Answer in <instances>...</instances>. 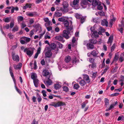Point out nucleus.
<instances>
[{
    "label": "nucleus",
    "instance_id": "obj_1",
    "mask_svg": "<svg viewBox=\"0 0 124 124\" xmlns=\"http://www.w3.org/2000/svg\"><path fill=\"white\" fill-rule=\"evenodd\" d=\"M67 31L66 30H63L62 32L63 36L66 39H68L70 37L69 34L70 33V31H71L73 29L72 26H70L69 28H68L67 29Z\"/></svg>",
    "mask_w": 124,
    "mask_h": 124
},
{
    "label": "nucleus",
    "instance_id": "obj_2",
    "mask_svg": "<svg viewBox=\"0 0 124 124\" xmlns=\"http://www.w3.org/2000/svg\"><path fill=\"white\" fill-rule=\"evenodd\" d=\"M34 50L33 48H26L24 49V52H26L27 54L29 56H31L33 54Z\"/></svg>",
    "mask_w": 124,
    "mask_h": 124
},
{
    "label": "nucleus",
    "instance_id": "obj_3",
    "mask_svg": "<svg viewBox=\"0 0 124 124\" xmlns=\"http://www.w3.org/2000/svg\"><path fill=\"white\" fill-rule=\"evenodd\" d=\"M62 12V9H61V8H58L57 10L55 12L54 16L57 17H59L61 16Z\"/></svg>",
    "mask_w": 124,
    "mask_h": 124
},
{
    "label": "nucleus",
    "instance_id": "obj_4",
    "mask_svg": "<svg viewBox=\"0 0 124 124\" xmlns=\"http://www.w3.org/2000/svg\"><path fill=\"white\" fill-rule=\"evenodd\" d=\"M121 24L119 25V27L118 28V30L122 34L123 33V29L124 28V21L123 20L121 21Z\"/></svg>",
    "mask_w": 124,
    "mask_h": 124
},
{
    "label": "nucleus",
    "instance_id": "obj_5",
    "mask_svg": "<svg viewBox=\"0 0 124 124\" xmlns=\"http://www.w3.org/2000/svg\"><path fill=\"white\" fill-rule=\"evenodd\" d=\"M12 58L13 60L17 62H18L19 61V57L18 55H16L15 53L14 52L12 53Z\"/></svg>",
    "mask_w": 124,
    "mask_h": 124
},
{
    "label": "nucleus",
    "instance_id": "obj_6",
    "mask_svg": "<svg viewBox=\"0 0 124 124\" xmlns=\"http://www.w3.org/2000/svg\"><path fill=\"white\" fill-rule=\"evenodd\" d=\"M101 2L99 0L97 1L96 0H93L91 4V6L92 5L94 7L97 6V7H99L101 5Z\"/></svg>",
    "mask_w": 124,
    "mask_h": 124
},
{
    "label": "nucleus",
    "instance_id": "obj_7",
    "mask_svg": "<svg viewBox=\"0 0 124 124\" xmlns=\"http://www.w3.org/2000/svg\"><path fill=\"white\" fill-rule=\"evenodd\" d=\"M78 81H79V84L81 86H83L86 84V82L83 80L82 79L81 77H79L78 79Z\"/></svg>",
    "mask_w": 124,
    "mask_h": 124
},
{
    "label": "nucleus",
    "instance_id": "obj_8",
    "mask_svg": "<svg viewBox=\"0 0 124 124\" xmlns=\"http://www.w3.org/2000/svg\"><path fill=\"white\" fill-rule=\"evenodd\" d=\"M63 36L61 35H59L56 36L55 38L56 39L58 40L59 41H61L63 43L64 42L65 40L63 39Z\"/></svg>",
    "mask_w": 124,
    "mask_h": 124
},
{
    "label": "nucleus",
    "instance_id": "obj_9",
    "mask_svg": "<svg viewBox=\"0 0 124 124\" xmlns=\"http://www.w3.org/2000/svg\"><path fill=\"white\" fill-rule=\"evenodd\" d=\"M50 48L52 50L55 49V50L57 52L59 50V49L58 47H56V45L54 43H51L49 45Z\"/></svg>",
    "mask_w": 124,
    "mask_h": 124
},
{
    "label": "nucleus",
    "instance_id": "obj_10",
    "mask_svg": "<svg viewBox=\"0 0 124 124\" xmlns=\"http://www.w3.org/2000/svg\"><path fill=\"white\" fill-rule=\"evenodd\" d=\"M9 70L11 76L13 79L14 83L16 84V79L12 72V67H9Z\"/></svg>",
    "mask_w": 124,
    "mask_h": 124
},
{
    "label": "nucleus",
    "instance_id": "obj_11",
    "mask_svg": "<svg viewBox=\"0 0 124 124\" xmlns=\"http://www.w3.org/2000/svg\"><path fill=\"white\" fill-rule=\"evenodd\" d=\"M63 24L65 26L67 27V29L68 28H69L70 26L72 24V22L70 21L69 23L68 21L66 20L64 22Z\"/></svg>",
    "mask_w": 124,
    "mask_h": 124
},
{
    "label": "nucleus",
    "instance_id": "obj_12",
    "mask_svg": "<svg viewBox=\"0 0 124 124\" xmlns=\"http://www.w3.org/2000/svg\"><path fill=\"white\" fill-rule=\"evenodd\" d=\"M44 20L46 23H45V25L46 26H48L50 25L51 22L50 21L48 18H45L44 19Z\"/></svg>",
    "mask_w": 124,
    "mask_h": 124
},
{
    "label": "nucleus",
    "instance_id": "obj_13",
    "mask_svg": "<svg viewBox=\"0 0 124 124\" xmlns=\"http://www.w3.org/2000/svg\"><path fill=\"white\" fill-rule=\"evenodd\" d=\"M85 81H86V82L87 83H89L90 82V80L89 76L87 75H85L84 76L83 79Z\"/></svg>",
    "mask_w": 124,
    "mask_h": 124
},
{
    "label": "nucleus",
    "instance_id": "obj_14",
    "mask_svg": "<svg viewBox=\"0 0 124 124\" xmlns=\"http://www.w3.org/2000/svg\"><path fill=\"white\" fill-rule=\"evenodd\" d=\"M52 55V53L50 50H48L45 53V57H46L49 58L51 57Z\"/></svg>",
    "mask_w": 124,
    "mask_h": 124
},
{
    "label": "nucleus",
    "instance_id": "obj_15",
    "mask_svg": "<svg viewBox=\"0 0 124 124\" xmlns=\"http://www.w3.org/2000/svg\"><path fill=\"white\" fill-rule=\"evenodd\" d=\"M101 24L102 26H106L107 27L108 26V22L106 20L104 19L102 20Z\"/></svg>",
    "mask_w": 124,
    "mask_h": 124
},
{
    "label": "nucleus",
    "instance_id": "obj_16",
    "mask_svg": "<svg viewBox=\"0 0 124 124\" xmlns=\"http://www.w3.org/2000/svg\"><path fill=\"white\" fill-rule=\"evenodd\" d=\"M57 107L65 105L66 104L64 102L59 101L57 102Z\"/></svg>",
    "mask_w": 124,
    "mask_h": 124
},
{
    "label": "nucleus",
    "instance_id": "obj_17",
    "mask_svg": "<svg viewBox=\"0 0 124 124\" xmlns=\"http://www.w3.org/2000/svg\"><path fill=\"white\" fill-rule=\"evenodd\" d=\"M82 3L83 5H86V7H87V6L88 7H90L91 6V4L89 3L88 2L87 0H83L82 1Z\"/></svg>",
    "mask_w": 124,
    "mask_h": 124
},
{
    "label": "nucleus",
    "instance_id": "obj_18",
    "mask_svg": "<svg viewBox=\"0 0 124 124\" xmlns=\"http://www.w3.org/2000/svg\"><path fill=\"white\" fill-rule=\"evenodd\" d=\"M91 54L93 56H96L98 54V52L96 49L93 50L92 51Z\"/></svg>",
    "mask_w": 124,
    "mask_h": 124
},
{
    "label": "nucleus",
    "instance_id": "obj_19",
    "mask_svg": "<svg viewBox=\"0 0 124 124\" xmlns=\"http://www.w3.org/2000/svg\"><path fill=\"white\" fill-rule=\"evenodd\" d=\"M42 74L43 76L46 77L49 75V72L47 70H45L43 71Z\"/></svg>",
    "mask_w": 124,
    "mask_h": 124
},
{
    "label": "nucleus",
    "instance_id": "obj_20",
    "mask_svg": "<svg viewBox=\"0 0 124 124\" xmlns=\"http://www.w3.org/2000/svg\"><path fill=\"white\" fill-rule=\"evenodd\" d=\"M113 37L112 36H110L109 38L108 41L107 42L108 44H110V45L111 46V43L113 41Z\"/></svg>",
    "mask_w": 124,
    "mask_h": 124
},
{
    "label": "nucleus",
    "instance_id": "obj_21",
    "mask_svg": "<svg viewBox=\"0 0 124 124\" xmlns=\"http://www.w3.org/2000/svg\"><path fill=\"white\" fill-rule=\"evenodd\" d=\"M22 66V63H19L17 65H14V67L15 69H19Z\"/></svg>",
    "mask_w": 124,
    "mask_h": 124
},
{
    "label": "nucleus",
    "instance_id": "obj_22",
    "mask_svg": "<svg viewBox=\"0 0 124 124\" xmlns=\"http://www.w3.org/2000/svg\"><path fill=\"white\" fill-rule=\"evenodd\" d=\"M71 58L70 56H66L65 59V61L67 63L69 62L71 60Z\"/></svg>",
    "mask_w": 124,
    "mask_h": 124
},
{
    "label": "nucleus",
    "instance_id": "obj_23",
    "mask_svg": "<svg viewBox=\"0 0 124 124\" xmlns=\"http://www.w3.org/2000/svg\"><path fill=\"white\" fill-rule=\"evenodd\" d=\"M62 5L63 6V8H67L69 6L68 2L66 1H63Z\"/></svg>",
    "mask_w": 124,
    "mask_h": 124
},
{
    "label": "nucleus",
    "instance_id": "obj_24",
    "mask_svg": "<svg viewBox=\"0 0 124 124\" xmlns=\"http://www.w3.org/2000/svg\"><path fill=\"white\" fill-rule=\"evenodd\" d=\"M109 100L107 98H105L104 99V103L106 107H107L109 104Z\"/></svg>",
    "mask_w": 124,
    "mask_h": 124
},
{
    "label": "nucleus",
    "instance_id": "obj_25",
    "mask_svg": "<svg viewBox=\"0 0 124 124\" xmlns=\"http://www.w3.org/2000/svg\"><path fill=\"white\" fill-rule=\"evenodd\" d=\"M21 39L25 40L27 42H29L31 40L30 38L25 37H22Z\"/></svg>",
    "mask_w": 124,
    "mask_h": 124
},
{
    "label": "nucleus",
    "instance_id": "obj_26",
    "mask_svg": "<svg viewBox=\"0 0 124 124\" xmlns=\"http://www.w3.org/2000/svg\"><path fill=\"white\" fill-rule=\"evenodd\" d=\"M61 87V85L58 84H56L54 85V88L56 90H57Z\"/></svg>",
    "mask_w": 124,
    "mask_h": 124
},
{
    "label": "nucleus",
    "instance_id": "obj_27",
    "mask_svg": "<svg viewBox=\"0 0 124 124\" xmlns=\"http://www.w3.org/2000/svg\"><path fill=\"white\" fill-rule=\"evenodd\" d=\"M39 80L36 79L33 80V82L35 86L36 87H37L38 86Z\"/></svg>",
    "mask_w": 124,
    "mask_h": 124
},
{
    "label": "nucleus",
    "instance_id": "obj_28",
    "mask_svg": "<svg viewBox=\"0 0 124 124\" xmlns=\"http://www.w3.org/2000/svg\"><path fill=\"white\" fill-rule=\"evenodd\" d=\"M46 83L45 84H46L47 85H50L52 83V81L49 79V78H48V80L47 81H46Z\"/></svg>",
    "mask_w": 124,
    "mask_h": 124
},
{
    "label": "nucleus",
    "instance_id": "obj_29",
    "mask_svg": "<svg viewBox=\"0 0 124 124\" xmlns=\"http://www.w3.org/2000/svg\"><path fill=\"white\" fill-rule=\"evenodd\" d=\"M117 101H116L114 104H111L109 107L110 109L111 110V109L113 108L114 106H115L116 105H117Z\"/></svg>",
    "mask_w": 124,
    "mask_h": 124
},
{
    "label": "nucleus",
    "instance_id": "obj_30",
    "mask_svg": "<svg viewBox=\"0 0 124 124\" xmlns=\"http://www.w3.org/2000/svg\"><path fill=\"white\" fill-rule=\"evenodd\" d=\"M90 68L92 69H94L96 67V63H93L92 64H90L89 65Z\"/></svg>",
    "mask_w": 124,
    "mask_h": 124
},
{
    "label": "nucleus",
    "instance_id": "obj_31",
    "mask_svg": "<svg viewBox=\"0 0 124 124\" xmlns=\"http://www.w3.org/2000/svg\"><path fill=\"white\" fill-rule=\"evenodd\" d=\"M11 19V18H10L7 17L4 19H3V20L5 22L8 23L10 21Z\"/></svg>",
    "mask_w": 124,
    "mask_h": 124
},
{
    "label": "nucleus",
    "instance_id": "obj_32",
    "mask_svg": "<svg viewBox=\"0 0 124 124\" xmlns=\"http://www.w3.org/2000/svg\"><path fill=\"white\" fill-rule=\"evenodd\" d=\"M124 60V55L123 54H121L120 58L119 59V60L121 62H122Z\"/></svg>",
    "mask_w": 124,
    "mask_h": 124
},
{
    "label": "nucleus",
    "instance_id": "obj_33",
    "mask_svg": "<svg viewBox=\"0 0 124 124\" xmlns=\"http://www.w3.org/2000/svg\"><path fill=\"white\" fill-rule=\"evenodd\" d=\"M18 28L17 26H15L12 29V31L13 32H15L18 31Z\"/></svg>",
    "mask_w": 124,
    "mask_h": 124
},
{
    "label": "nucleus",
    "instance_id": "obj_34",
    "mask_svg": "<svg viewBox=\"0 0 124 124\" xmlns=\"http://www.w3.org/2000/svg\"><path fill=\"white\" fill-rule=\"evenodd\" d=\"M90 41L91 43L94 44H96L97 43V41L96 39H91Z\"/></svg>",
    "mask_w": 124,
    "mask_h": 124
},
{
    "label": "nucleus",
    "instance_id": "obj_35",
    "mask_svg": "<svg viewBox=\"0 0 124 124\" xmlns=\"http://www.w3.org/2000/svg\"><path fill=\"white\" fill-rule=\"evenodd\" d=\"M72 62L73 64H76V62H78V60L76 57H75L72 60Z\"/></svg>",
    "mask_w": 124,
    "mask_h": 124
},
{
    "label": "nucleus",
    "instance_id": "obj_36",
    "mask_svg": "<svg viewBox=\"0 0 124 124\" xmlns=\"http://www.w3.org/2000/svg\"><path fill=\"white\" fill-rule=\"evenodd\" d=\"M32 4L30 3H27L26 5L23 8H31Z\"/></svg>",
    "mask_w": 124,
    "mask_h": 124
},
{
    "label": "nucleus",
    "instance_id": "obj_37",
    "mask_svg": "<svg viewBox=\"0 0 124 124\" xmlns=\"http://www.w3.org/2000/svg\"><path fill=\"white\" fill-rule=\"evenodd\" d=\"M57 102H52L49 105L50 106H54L55 107H57Z\"/></svg>",
    "mask_w": 124,
    "mask_h": 124
},
{
    "label": "nucleus",
    "instance_id": "obj_38",
    "mask_svg": "<svg viewBox=\"0 0 124 124\" xmlns=\"http://www.w3.org/2000/svg\"><path fill=\"white\" fill-rule=\"evenodd\" d=\"M79 87V86L78 84H76L74 85L73 88L77 90Z\"/></svg>",
    "mask_w": 124,
    "mask_h": 124
},
{
    "label": "nucleus",
    "instance_id": "obj_39",
    "mask_svg": "<svg viewBox=\"0 0 124 124\" xmlns=\"http://www.w3.org/2000/svg\"><path fill=\"white\" fill-rule=\"evenodd\" d=\"M31 78L32 79H33V80L36 79V74L34 73H33L31 75Z\"/></svg>",
    "mask_w": 124,
    "mask_h": 124
},
{
    "label": "nucleus",
    "instance_id": "obj_40",
    "mask_svg": "<svg viewBox=\"0 0 124 124\" xmlns=\"http://www.w3.org/2000/svg\"><path fill=\"white\" fill-rule=\"evenodd\" d=\"M116 44L114 43L113 44L111 48V52L114 51L115 48L116 46Z\"/></svg>",
    "mask_w": 124,
    "mask_h": 124
},
{
    "label": "nucleus",
    "instance_id": "obj_41",
    "mask_svg": "<svg viewBox=\"0 0 124 124\" xmlns=\"http://www.w3.org/2000/svg\"><path fill=\"white\" fill-rule=\"evenodd\" d=\"M119 57V56L118 55L115 54L114 59L113 61L115 62L117 61L118 60Z\"/></svg>",
    "mask_w": 124,
    "mask_h": 124
},
{
    "label": "nucleus",
    "instance_id": "obj_42",
    "mask_svg": "<svg viewBox=\"0 0 124 124\" xmlns=\"http://www.w3.org/2000/svg\"><path fill=\"white\" fill-rule=\"evenodd\" d=\"M79 1V0H74L73 2V5H75L78 4Z\"/></svg>",
    "mask_w": 124,
    "mask_h": 124
},
{
    "label": "nucleus",
    "instance_id": "obj_43",
    "mask_svg": "<svg viewBox=\"0 0 124 124\" xmlns=\"http://www.w3.org/2000/svg\"><path fill=\"white\" fill-rule=\"evenodd\" d=\"M76 39L75 37H73L72 40V42L73 45H75L76 44Z\"/></svg>",
    "mask_w": 124,
    "mask_h": 124
},
{
    "label": "nucleus",
    "instance_id": "obj_44",
    "mask_svg": "<svg viewBox=\"0 0 124 124\" xmlns=\"http://www.w3.org/2000/svg\"><path fill=\"white\" fill-rule=\"evenodd\" d=\"M93 34L95 37H97L99 36L98 32L96 31H94L93 32Z\"/></svg>",
    "mask_w": 124,
    "mask_h": 124
},
{
    "label": "nucleus",
    "instance_id": "obj_45",
    "mask_svg": "<svg viewBox=\"0 0 124 124\" xmlns=\"http://www.w3.org/2000/svg\"><path fill=\"white\" fill-rule=\"evenodd\" d=\"M17 20L18 22L19 21H22L23 20V17L21 16H18L17 17Z\"/></svg>",
    "mask_w": 124,
    "mask_h": 124
},
{
    "label": "nucleus",
    "instance_id": "obj_46",
    "mask_svg": "<svg viewBox=\"0 0 124 124\" xmlns=\"http://www.w3.org/2000/svg\"><path fill=\"white\" fill-rule=\"evenodd\" d=\"M75 16L76 18L78 19H79L81 17V16L80 15L77 13L75 15Z\"/></svg>",
    "mask_w": 124,
    "mask_h": 124
},
{
    "label": "nucleus",
    "instance_id": "obj_47",
    "mask_svg": "<svg viewBox=\"0 0 124 124\" xmlns=\"http://www.w3.org/2000/svg\"><path fill=\"white\" fill-rule=\"evenodd\" d=\"M65 20V19L64 17H61L59 18L58 19V20L59 21L63 22H64Z\"/></svg>",
    "mask_w": 124,
    "mask_h": 124
},
{
    "label": "nucleus",
    "instance_id": "obj_48",
    "mask_svg": "<svg viewBox=\"0 0 124 124\" xmlns=\"http://www.w3.org/2000/svg\"><path fill=\"white\" fill-rule=\"evenodd\" d=\"M98 13L101 16H105L104 13L102 11H99Z\"/></svg>",
    "mask_w": 124,
    "mask_h": 124
},
{
    "label": "nucleus",
    "instance_id": "obj_49",
    "mask_svg": "<svg viewBox=\"0 0 124 124\" xmlns=\"http://www.w3.org/2000/svg\"><path fill=\"white\" fill-rule=\"evenodd\" d=\"M63 88L64 91L66 92H68L69 90L67 86H63Z\"/></svg>",
    "mask_w": 124,
    "mask_h": 124
},
{
    "label": "nucleus",
    "instance_id": "obj_50",
    "mask_svg": "<svg viewBox=\"0 0 124 124\" xmlns=\"http://www.w3.org/2000/svg\"><path fill=\"white\" fill-rule=\"evenodd\" d=\"M88 45L89 47L91 49H93L94 48V46L93 45L89 44H87Z\"/></svg>",
    "mask_w": 124,
    "mask_h": 124
},
{
    "label": "nucleus",
    "instance_id": "obj_51",
    "mask_svg": "<svg viewBox=\"0 0 124 124\" xmlns=\"http://www.w3.org/2000/svg\"><path fill=\"white\" fill-rule=\"evenodd\" d=\"M124 81V77L121 76L120 77L119 82H123Z\"/></svg>",
    "mask_w": 124,
    "mask_h": 124
},
{
    "label": "nucleus",
    "instance_id": "obj_52",
    "mask_svg": "<svg viewBox=\"0 0 124 124\" xmlns=\"http://www.w3.org/2000/svg\"><path fill=\"white\" fill-rule=\"evenodd\" d=\"M34 34V30H32L30 32L29 35L31 37L32 35Z\"/></svg>",
    "mask_w": 124,
    "mask_h": 124
},
{
    "label": "nucleus",
    "instance_id": "obj_53",
    "mask_svg": "<svg viewBox=\"0 0 124 124\" xmlns=\"http://www.w3.org/2000/svg\"><path fill=\"white\" fill-rule=\"evenodd\" d=\"M58 47L59 48H62L63 47V45L60 42H59L58 44Z\"/></svg>",
    "mask_w": 124,
    "mask_h": 124
},
{
    "label": "nucleus",
    "instance_id": "obj_54",
    "mask_svg": "<svg viewBox=\"0 0 124 124\" xmlns=\"http://www.w3.org/2000/svg\"><path fill=\"white\" fill-rule=\"evenodd\" d=\"M124 117V116H119L117 120L118 121H119L121 120H123Z\"/></svg>",
    "mask_w": 124,
    "mask_h": 124
},
{
    "label": "nucleus",
    "instance_id": "obj_55",
    "mask_svg": "<svg viewBox=\"0 0 124 124\" xmlns=\"http://www.w3.org/2000/svg\"><path fill=\"white\" fill-rule=\"evenodd\" d=\"M42 93L43 94V96L44 97H45L46 96V92L44 90H43L42 91Z\"/></svg>",
    "mask_w": 124,
    "mask_h": 124
},
{
    "label": "nucleus",
    "instance_id": "obj_56",
    "mask_svg": "<svg viewBox=\"0 0 124 124\" xmlns=\"http://www.w3.org/2000/svg\"><path fill=\"white\" fill-rule=\"evenodd\" d=\"M9 27L10 26L8 24H7L6 25L4 26L3 28L4 29L6 28L7 29H8L9 28Z\"/></svg>",
    "mask_w": 124,
    "mask_h": 124
},
{
    "label": "nucleus",
    "instance_id": "obj_57",
    "mask_svg": "<svg viewBox=\"0 0 124 124\" xmlns=\"http://www.w3.org/2000/svg\"><path fill=\"white\" fill-rule=\"evenodd\" d=\"M85 18L84 17H82L81 18L80 20L81 22L82 23H83L85 21Z\"/></svg>",
    "mask_w": 124,
    "mask_h": 124
},
{
    "label": "nucleus",
    "instance_id": "obj_58",
    "mask_svg": "<svg viewBox=\"0 0 124 124\" xmlns=\"http://www.w3.org/2000/svg\"><path fill=\"white\" fill-rule=\"evenodd\" d=\"M87 103H85V102H83L81 104L82 108H84L85 106Z\"/></svg>",
    "mask_w": 124,
    "mask_h": 124
},
{
    "label": "nucleus",
    "instance_id": "obj_59",
    "mask_svg": "<svg viewBox=\"0 0 124 124\" xmlns=\"http://www.w3.org/2000/svg\"><path fill=\"white\" fill-rule=\"evenodd\" d=\"M26 24L24 22H23L21 23V27L22 28H23L24 27L26 26Z\"/></svg>",
    "mask_w": 124,
    "mask_h": 124
},
{
    "label": "nucleus",
    "instance_id": "obj_60",
    "mask_svg": "<svg viewBox=\"0 0 124 124\" xmlns=\"http://www.w3.org/2000/svg\"><path fill=\"white\" fill-rule=\"evenodd\" d=\"M109 68V67L108 66H106V68L104 69V73H105L107 71V70H108Z\"/></svg>",
    "mask_w": 124,
    "mask_h": 124
},
{
    "label": "nucleus",
    "instance_id": "obj_61",
    "mask_svg": "<svg viewBox=\"0 0 124 124\" xmlns=\"http://www.w3.org/2000/svg\"><path fill=\"white\" fill-rule=\"evenodd\" d=\"M99 29L100 31L102 32H104L105 31V29L102 27H100Z\"/></svg>",
    "mask_w": 124,
    "mask_h": 124
},
{
    "label": "nucleus",
    "instance_id": "obj_62",
    "mask_svg": "<svg viewBox=\"0 0 124 124\" xmlns=\"http://www.w3.org/2000/svg\"><path fill=\"white\" fill-rule=\"evenodd\" d=\"M68 8H61V9H62V12L63 11L64 13L68 11Z\"/></svg>",
    "mask_w": 124,
    "mask_h": 124
},
{
    "label": "nucleus",
    "instance_id": "obj_63",
    "mask_svg": "<svg viewBox=\"0 0 124 124\" xmlns=\"http://www.w3.org/2000/svg\"><path fill=\"white\" fill-rule=\"evenodd\" d=\"M15 88L16 90L18 92V93H19L20 94H21L22 93V92L19 89H18L17 87L16 86H15Z\"/></svg>",
    "mask_w": 124,
    "mask_h": 124
},
{
    "label": "nucleus",
    "instance_id": "obj_64",
    "mask_svg": "<svg viewBox=\"0 0 124 124\" xmlns=\"http://www.w3.org/2000/svg\"><path fill=\"white\" fill-rule=\"evenodd\" d=\"M38 122L36 121L35 119H34L31 124H38Z\"/></svg>",
    "mask_w": 124,
    "mask_h": 124
}]
</instances>
